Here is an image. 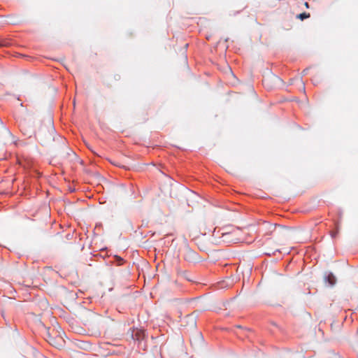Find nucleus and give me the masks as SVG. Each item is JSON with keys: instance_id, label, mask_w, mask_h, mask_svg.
<instances>
[{"instance_id": "423d86ee", "label": "nucleus", "mask_w": 358, "mask_h": 358, "mask_svg": "<svg viewBox=\"0 0 358 358\" xmlns=\"http://www.w3.org/2000/svg\"><path fill=\"white\" fill-rule=\"evenodd\" d=\"M337 234H338V230H337V231H331V232H330V234H331V237H332V238L336 237V236L337 235Z\"/></svg>"}, {"instance_id": "1a4fd4ad", "label": "nucleus", "mask_w": 358, "mask_h": 358, "mask_svg": "<svg viewBox=\"0 0 358 358\" xmlns=\"http://www.w3.org/2000/svg\"><path fill=\"white\" fill-rule=\"evenodd\" d=\"M2 45V44H1V43H0V45Z\"/></svg>"}, {"instance_id": "f03ea898", "label": "nucleus", "mask_w": 358, "mask_h": 358, "mask_svg": "<svg viewBox=\"0 0 358 358\" xmlns=\"http://www.w3.org/2000/svg\"><path fill=\"white\" fill-rule=\"evenodd\" d=\"M181 325L187 329H195L196 327V317L194 314L186 315L181 320Z\"/></svg>"}, {"instance_id": "20e7f679", "label": "nucleus", "mask_w": 358, "mask_h": 358, "mask_svg": "<svg viewBox=\"0 0 358 358\" xmlns=\"http://www.w3.org/2000/svg\"><path fill=\"white\" fill-rule=\"evenodd\" d=\"M327 281L330 285H334L336 283V280L335 276L333 274L330 273L327 276Z\"/></svg>"}, {"instance_id": "f257e3e1", "label": "nucleus", "mask_w": 358, "mask_h": 358, "mask_svg": "<svg viewBox=\"0 0 358 358\" xmlns=\"http://www.w3.org/2000/svg\"><path fill=\"white\" fill-rule=\"evenodd\" d=\"M237 232L238 230L234 228H231L229 231L224 229L220 233L221 236L219 237L221 238V242L224 243H236L239 241V238L237 237Z\"/></svg>"}, {"instance_id": "6e6552de", "label": "nucleus", "mask_w": 358, "mask_h": 358, "mask_svg": "<svg viewBox=\"0 0 358 358\" xmlns=\"http://www.w3.org/2000/svg\"><path fill=\"white\" fill-rule=\"evenodd\" d=\"M49 343H50L52 345H54V343L52 342L51 339L49 341Z\"/></svg>"}, {"instance_id": "39448f33", "label": "nucleus", "mask_w": 358, "mask_h": 358, "mask_svg": "<svg viewBox=\"0 0 358 358\" xmlns=\"http://www.w3.org/2000/svg\"><path fill=\"white\" fill-rule=\"evenodd\" d=\"M310 13H300L299 15H298L296 16V17L298 19H300L301 20H303L305 19H307L308 17H310Z\"/></svg>"}, {"instance_id": "7ed1b4c3", "label": "nucleus", "mask_w": 358, "mask_h": 358, "mask_svg": "<svg viewBox=\"0 0 358 358\" xmlns=\"http://www.w3.org/2000/svg\"><path fill=\"white\" fill-rule=\"evenodd\" d=\"M144 337V332L143 331L137 330L134 335V338L136 340L143 339Z\"/></svg>"}, {"instance_id": "0eeeda50", "label": "nucleus", "mask_w": 358, "mask_h": 358, "mask_svg": "<svg viewBox=\"0 0 358 358\" xmlns=\"http://www.w3.org/2000/svg\"><path fill=\"white\" fill-rule=\"evenodd\" d=\"M304 5H305V6H306V8H309V5H308V2H306V3H304Z\"/></svg>"}]
</instances>
